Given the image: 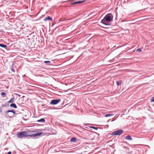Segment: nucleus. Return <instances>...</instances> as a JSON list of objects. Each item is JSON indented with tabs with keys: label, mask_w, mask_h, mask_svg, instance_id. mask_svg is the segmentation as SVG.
I'll list each match as a JSON object with an SVG mask.
<instances>
[{
	"label": "nucleus",
	"mask_w": 154,
	"mask_h": 154,
	"mask_svg": "<svg viewBox=\"0 0 154 154\" xmlns=\"http://www.w3.org/2000/svg\"><path fill=\"white\" fill-rule=\"evenodd\" d=\"M10 106L15 108H17V106L15 103H12L10 105Z\"/></svg>",
	"instance_id": "8"
},
{
	"label": "nucleus",
	"mask_w": 154,
	"mask_h": 154,
	"mask_svg": "<svg viewBox=\"0 0 154 154\" xmlns=\"http://www.w3.org/2000/svg\"><path fill=\"white\" fill-rule=\"evenodd\" d=\"M123 132V131L122 130H119L117 131L112 132L111 135H120L122 134Z\"/></svg>",
	"instance_id": "3"
},
{
	"label": "nucleus",
	"mask_w": 154,
	"mask_h": 154,
	"mask_svg": "<svg viewBox=\"0 0 154 154\" xmlns=\"http://www.w3.org/2000/svg\"><path fill=\"white\" fill-rule=\"evenodd\" d=\"M11 70H12L13 72H15V71H14V69H11Z\"/></svg>",
	"instance_id": "23"
},
{
	"label": "nucleus",
	"mask_w": 154,
	"mask_h": 154,
	"mask_svg": "<svg viewBox=\"0 0 154 154\" xmlns=\"http://www.w3.org/2000/svg\"><path fill=\"white\" fill-rule=\"evenodd\" d=\"M113 16L112 14H108L106 15L103 19L102 20L101 23H103L107 25V23L112 20Z\"/></svg>",
	"instance_id": "2"
},
{
	"label": "nucleus",
	"mask_w": 154,
	"mask_h": 154,
	"mask_svg": "<svg viewBox=\"0 0 154 154\" xmlns=\"http://www.w3.org/2000/svg\"><path fill=\"white\" fill-rule=\"evenodd\" d=\"M85 2V1H81L77 2H74V3H72V4H80V3H83V2Z\"/></svg>",
	"instance_id": "7"
},
{
	"label": "nucleus",
	"mask_w": 154,
	"mask_h": 154,
	"mask_svg": "<svg viewBox=\"0 0 154 154\" xmlns=\"http://www.w3.org/2000/svg\"><path fill=\"white\" fill-rule=\"evenodd\" d=\"M121 81H117L116 82V84L118 85H119L121 84Z\"/></svg>",
	"instance_id": "16"
},
{
	"label": "nucleus",
	"mask_w": 154,
	"mask_h": 154,
	"mask_svg": "<svg viewBox=\"0 0 154 154\" xmlns=\"http://www.w3.org/2000/svg\"><path fill=\"white\" fill-rule=\"evenodd\" d=\"M14 97L12 98L8 102L10 103H13L14 102Z\"/></svg>",
	"instance_id": "10"
},
{
	"label": "nucleus",
	"mask_w": 154,
	"mask_h": 154,
	"mask_svg": "<svg viewBox=\"0 0 154 154\" xmlns=\"http://www.w3.org/2000/svg\"><path fill=\"white\" fill-rule=\"evenodd\" d=\"M51 62L50 61H44L45 63H50Z\"/></svg>",
	"instance_id": "19"
},
{
	"label": "nucleus",
	"mask_w": 154,
	"mask_h": 154,
	"mask_svg": "<svg viewBox=\"0 0 154 154\" xmlns=\"http://www.w3.org/2000/svg\"><path fill=\"white\" fill-rule=\"evenodd\" d=\"M1 95L2 97H4L6 96V94L5 93L2 92L1 93Z\"/></svg>",
	"instance_id": "13"
},
{
	"label": "nucleus",
	"mask_w": 154,
	"mask_h": 154,
	"mask_svg": "<svg viewBox=\"0 0 154 154\" xmlns=\"http://www.w3.org/2000/svg\"><path fill=\"white\" fill-rule=\"evenodd\" d=\"M34 131H25L19 132L17 134V136L18 138H22L23 137H34L41 135L42 134V132H40L35 134H32L33 132H35Z\"/></svg>",
	"instance_id": "1"
},
{
	"label": "nucleus",
	"mask_w": 154,
	"mask_h": 154,
	"mask_svg": "<svg viewBox=\"0 0 154 154\" xmlns=\"http://www.w3.org/2000/svg\"><path fill=\"white\" fill-rule=\"evenodd\" d=\"M91 128H92L95 130H97V128L96 127H95L93 126H90V127Z\"/></svg>",
	"instance_id": "17"
},
{
	"label": "nucleus",
	"mask_w": 154,
	"mask_h": 154,
	"mask_svg": "<svg viewBox=\"0 0 154 154\" xmlns=\"http://www.w3.org/2000/svg\"><path fill=\"white\" fill-rule=\"evenodd\" d=\"M52 19V18L51 17L49 16H48L44 19V20L45 21H47L48 20H51Z\"/></svg>",
	"instance_id": "6"
},
{
	"label": "nucleus",
	"mask_w": 154,
	"mask_h": 154,
	"mask_svg": "<svg viewBox=\"0 0 154 154\" xmlns=\"http://www.w3.org/2000/svg\"><path fill=\"white\" fill-rule=\"evenodd\" d=\"M125 139L126 140H132V139L131 137L129 135L125 137Z\"/></svg>",
	"instance_id": "5"
},
{
	"label": "nucleus",
	"mask_w": 154,
	"mask_h": 154,
	"mask_svg": "<svg viewBox=\"0 0 154 154\" xmlns=\"http://www.w3.org/2000/svg\"><path fill=\"white\" fill-rule=\"evenodd\" d=\"M113 115L112 114H107L105 115V117H106L110 116H113Z\"/></svg>",
	"instance_id": "15"
},
{
	"label": "nucleus",
	"mask_w": 154,
	"mask_h": 154,
	"mask_svg": "<svg viewBox=\"0 0 154 154\" xmlns=\"http://www.w3.org/2000/svg\"><path fill=\"white\" fill-rule=\"evenodd\" d=\"M151 102H153L154 101V97H153L152 99H151Z\"/></svg>",
	"instance_id": "18"
},
{
	"label": "nucleus",
	"mask_w": 154,
	"mask_h": 154,
	"mask_svg": "<svg viewBox=\"0 0 154 154\" xmlns=\"http://www.w3.org/2000/svg\"><path fill=\"white\" fill-rule=\"evenodd\" d=\"M60 99H56V100H52L50 102V104L55 105L56 104L59 102H60Z\"/></svg>",
	"instance_id": "4"
},
{
	"label": "nucleus",
	"mask_w": 154,
	"mask_h": 154,
	"mask_svg": "<svg viewBox=\"0 0 154 154\" xmlns=\"http://www.w3.org/2000/svg\"><path fill=\"white\" fill-rule=\"evenodd\" d=\"M137 51H139V52H140L142 51L140 49H137Z\"/></svg>",
	"instance_id": "20"
},
{
	"label": "nucleus",
	"mask_w": 154,
	"mask_h": 154,
	"mask_svg": "<svg viewBox=\"0 0 154 154\" xmlns=\"http://www.w3.org/2000/svg\"><path fill=\"white\" fill-rule=\"evenodd\" d=\"M37 122H45V120L44 119H40V120H38L37 121Z\"/></svg>",
	"instance_id": "14"
},
{
	"label": "nucleus",
	"mask_w": 154,
	"mask_h": 154,
	"mask_svg": "<svg viewBox=\"0 0 154 154\" xmlns=\"http://www.w3.org/2000/svg\"><path fill=\"white\" fill-rule=\"evenodd\" d=\"M0 47L4 48H5L7 47V46L5 45H4L2 44H0Z\"/></svg>",
	"instance_id": "12"
},
{
	"label": "nucleus",
	"mask_w": 154,
	"mask_h": 154,
	"mask_svg": "<svg viewBox=\"0 0 154 154\" xmlns=\"http://www.w3.org/2000/svg\"><path fill=\"white\" fill-rule=\"evenodd\" d=\"M76 138L74 137L71 138L70 140V141L72 142H75L76 141Z\"/></svg>",
	"instance_id": "9"
},
{
	"label": "nucleus",
	"mask_w": 154,
	"mask_h": 154,
	"mask_svg": "<svg viewBox=\"0 0 154 154\" xmlns=\"http://www.w3.org/2000/svg\"><path fill=\"white\" fill-rule=\"evenodd\" d=\"M11 112L15 114L16 113V112L13 110H9L7 111V112Z\"/></svg>",
	"instance_id": "11"
},
{
	"label": "nucleus",
	"mask_w": 154,
	"mask_h": 154,
	"mask_svg": "<svg viewBox=\"0 0 154 154\" xmlns=\"http://www.w3.org/2000/svg\"><path fill=\"white\" fill-rule=\"evenodd\" d=\"M11 152H8L7 154H11Z\"/></svg>",
	"instance_id": "21"
},
{
	"label": "nucleus",
	"mask_w": 154,
	"mask_h": 154,
	"mask_svg": "<svg viewBox=\"0 0 154 154\" xmlns=\"http://www.w3.org/2000/svg\"><path fill=\"white\" fill-rule=\"evenodd\" d=\"M16 95H17V96H18L19 97H20V94H16Z\"/></svg>",
	"instance_id": "22"
}]
</instances>
